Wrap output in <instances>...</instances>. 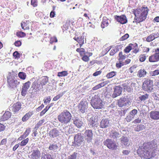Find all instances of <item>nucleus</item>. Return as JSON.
<instances>
[{
	"mask_svg": "<svg viewBox=\"0 0 159 159\" xmlns=\"http://www.w3.org/2000/svg\"><path fill=\"white\" fill-rule=\"evenodd\" d=\"M88 108V103L86 101H81L78 105L79 112L84 113Z\"/></svg>",
	"mask_w": 159,
	"mask_h": 159,
	"instance_id": "obj_12",
	"label": "nucleus"
},
{
	"mask_svg": "<svg viewBox=\"0 0 159 159\" xmlns=\"http://www.w3.org/2000/svg\"><path fill=\"white\" fill-rule=\"evenodd\" d=\"M48 77L47 76H44L40 82L42 86H43L46 85L48 82Z\"/></svg>",
	"mask_w": 159,
	"mask_h": 159,
	"instance_id": "obj_35",
	"label": "nucleus"
},
{
	"mask_svg": "<svg viewBox=\"0 0 159 159\" xmlns=\"http://www.w3.org/2000/svg\"><path fill=\"white\" fill-rule=\"evenodd\" d=\"M154 34H151L148 36L146 38V40L148 42H150L154 39Z\"/></svg>",
	"mask_w": 159,
	"mask_h": 159,
	"instance_id": "obj_46",
	"label": "nucleus"
},
{
	"mask_svg": "<svg viewBox=\"0 0 159 159\" xmlns=\"http://www.w3.org/2000/svg\"><path fill=\"white\" fill-rule=\"evenodd\" d=\"M153 81L147 79L143 82L142 87L145 91H150L153 89Z\"/></svg>",
	"mask_w": 159,
	"mask_h": 159,
	"instance_id": "obj_8",
	"label": "nucleus"
},
{
	"mask_svg": "<svg viewBox=\"0 0 159 159\" xmlns=\"http://www.w3.org/2000/svg\"><path fill=\"white\" fill-rule=\"evenodd\" d=\"M16 35L19 38H23L26 36L25 33L21 31L17 32L16 33Z\"/></svg>",
	"mask_w": 159,
	"mask_h": 159,
	"instance_id": "obj_43",
	"label": "nucleus"
},
{
	"mask_svg": "<svg viewBox=\"0 0 159 159\" xmlns=\"http://www.w3.org/2000/svg\"><path fill=\"white\" fill-rule=\"evenodd\" d=\"M121 46L120 45L116 46L111 50L110 52V55L113 56L116 52L119 51L120 48H121Z\"/></svg>",
	"mask_w": 159,
	"mask_h": 159,
	"instance_id": "obj_26",
	"label": "nucleus"
},
{
	"mask_svg": "<svg viewBox=\"0 0 159 159\" xmlns=\"http://www.w3.org/2000/svg\"><path fill=\"white\" fill-rule=\"evenodd\" d=\"M109 24L108 20L103 18L101 24V27L102 28H104L107 27Z\"/></svg>",
	"mask_w": 159,
	"mask_h": 159,
	"instance_id": "obj_36",
	"label": "nucleus"
},
{
	"mask_svg": "<svg viewBox=\"0 0 159 159\" xmlns=\"http://www.w3.org/2000/svg\"><path fill=\"white\" fill-rule=\"evenodd\" d=\"M146 74V72L144 69H140L138 72L137 76L139 78L144 77Z\"/></svg>",
	"mask_w": 159,
	"mask_h": 159,
	"instance_id": "obj_33",
	"label": "nucleus"
},
{
	"mask_svg": "<svg viewBox=\"0 0 159 159\" xmlns=\"http://www.w3.org/2000/svg\"><path fill=\"white\" fill-rule=\"evenodd\" d=\"M133 44L132 43L129 44V45L125 47L124 50V52L125 53H128L132 49V46Z\"/></svg>",
	"mask_w": 159,
	"mask_h": 159,
	"instance_id": "obj_38",
	"label": "nucleus"
},
{
	"mask_svg": "<svg viewBox=\"0 0 159 159\" xmlns=\"http://www.w3.org/2000/svg\"><path fill=\"white\" fill-rule=\"evenodd\" d=\"M19 78L22 80H25L26 77V75L25 73L23 72H20L18 74Z\"/></svg>",
	"mask_w": 159,
	"mask_h": 159,
	"instance_id": "obj_37",
	"label": "nucleus"
},
{
	"mask_svg": "<svg viewBox=\"0 0 159 159\" xmlns=\"http://www.w3.org/2000/svg\"><path fill=\"white\" fill-rule=\"evenodd\" d=\"M11 113L9 111H6L0 118V121H4L9 119L11 117Z\"/></svg>",
	"mask_w": 159,
	"mask_h": 159,
	"instance_id": "obj_18",
	"label": "nucleus"
},
{
	"mask_svg": "<svg viewBox=\"0 0 159 159\" xmlns=\"http://www.w3.org/2000/svg\"><path fill=\"white\" fill-rule=\"evenodd\" d=\"M144 127V125L141 124L138 125L135 128L134 130L136 131L139 132L141 130H143Z\"/></svg>",
	"mask_w": 159,
	"mask_h": 159,
	"instance_id": "obj_42",
	"label": "nucleus"
},
{
	"mask_svg": "<svg viewBox=\"0 0 159 159\" xmlns=\"http://www.w3.org/2000/svg\"><path fill=\"white\" fill-rule=\"evenodd\" d=\"M89 125L92 127H97L98 125V120L95 117L92 116L89 120Z\"/></svg>",
	"mask_w": 159,
	"mask_h": 159,
	"instance_id": "obj_24",
	"label": "nucleus"
},
{
	"mask_svg": "<svg viewBox=\"0 0 159 159\" xmlns=\"http://www.w3.org/2000/svg\"><path fill=\"white\" fill-rule=\"evenodd\" d=\"M111 135V138L113 139H116L119 137L120 134L118 132L116 131H114L112 133Z\"/></svg>",
	"mask_w": 159,
	"mask_h": 159,
	"instance_id": "obj_40",
	"label": "nucleus"
},
{
	"mask_svg": "<svg viewBox=\"0 0 159 159\" xmlns=\"http://www.w3.org/2000/svg\"><path fill=\"white\" fill-rule=\"evenodd\" d=\"M29 141V138H27L23 140H22L20 143V145L21 146H25L28 143Z\"/></svg>",
	"mask_w": 159,
	"mask_h": 159,
	"instance_id": "obj_41",
	"label": "nucleus"
},
{
	"mask_svg": "<svg viewBox=\"0 0 159 159\" xmlns=\"http://www.w3.org/2000/svg\"><path fill=\"white\" fill-rule=\"evenodd\" d=\"M73 123L78 128H80L83 124V122L78 119L74 120Z\"/></svg>",
	"mask_w": 159,
	"mask_h": 159,
	"instance_id": "obj_30",
	"label": "nucleus"
},
{
	"mask_svg": "<svg viewBox=\"0 0 159 159\" xmlns=\"http://www.w3.org/2000/svg\"><path fill=\"white\" fill-rule=\"evenodd\" d=\"M109 120L108 119H103L100 122V126L102 128H105L109 126Z\"/></svg>",
	"mask_w": 159,
	"mask_h": 159,
	"instance_id": "obj_21",
	"label": "nucleus"
},
{
	"mask_svg": "<svg viewBox=\"0 0 159 159\" xmlns=\"http://www.w3.org/2000/svg\"><path fill=\"white\" fill-rule=\"evenodd\" d=\"M76 51L79 53L80 57L86 54V53L85 49L81 47H80V48H77L76 49Z\"/></svg>",
	"mask_w": 159,
	"mask_h": 159,
	"instance_id": "obj_32",
	"label": "nucleus"
},
{
	"mask_svg": "<svg viewBox=\"0 0 159 159\" xmlns=\"http://www.w3.org/2000/svg\"><path fill=\"white\" fill-rule=\"evenodd\" d=\"M38 1L37 0H31V4L33 7H36L38 6Z\"/></svg>",
	"mask_w": 159,
	"mask_h": 159,
	"instance_id": "obj_54",
	"label": "nucleus"
},
{
	"mask_svg": "<svg viewBox=\"0 0 159 159\" xmlns=\"http://www.w3.org/2000/svg\"><path fill=\"white\" fill-rule=\"evenodd\" d=\"M70 26V22H66L64 25L63 27L65 29V30H66L68 29L69 27Z\"/></svg>",
	"mask_w": 159,
	"mask_h": 159,
	"instance_id": "obj_60",
	"label": "nucleus"
},
{
	"mask_svg": "<svg viewBox=\"0 0 159 159\" xmlns=\"http://www.w3.org/2000/svg\"><path fill=\"white\" fill-rule=\"evenodd\" d=\"M31 25V22L29 20L22 21L20 23L22 29L24 30H29L30 26Z\"/></svg>",
	"mask_w": 159,
	"mask_h": 159,
	"instance_id": "obj_19",
	"label": "nucleus"
},
{
	"mask_svg": "<svg viewBox=\"0 0 159 159\" xmlns=\"http://www.w3.org/2000/svg\"><path fill=\"white\" fill-rule=\"evenodd\" d=\"M27 137L23 134L21 135L18 139V140L21 141L25 139Z\"/></svg>",
	"mask_w": 159,
	"mask_h": 159,
	"instance_id": "obj_64",
	"label": "nucleus"
},
{
	"mask_svg": "<svg viewBox=\"0 0 159 159\" xmlns=\"http://www.w3.org/2000/svg\"><path fill=\"white\" fill-rule=\"evenodd\" d=\"M108 81H107L101 82L94 87L93 88V90H97L102 87L108 84Z\"/></svg>",
	"mask_w": 159,
	"mask_h": 159,
	"instance_id": "obj_28",
	"label": "nucleus"
},
{
	"mask_svg": "<svg viewBox=\"0 0 159 159\" xmlns=\"http://www.w3.org/2000/svg\"><path fill=\"white\" fill-rule=\"evenodd\" d=\"M22 105L20 102H17L14 103L10 107V110L14 114L18 113L21 108Z\"/></svg>",
	"mask_w": 159,
	"mask_h": 159,
	"instance_id": "obj_11",
	"label": "nucleus"
},
{
	"mask_svg": "<svg viewBox=\"0 0 159 159\" xmlns=\"http://www.w3.org/2000/svg\"><path fill=\"white\" fill-rule=\"evenodd\" d=\"M29 156L30 159H39L41 157L40 151L37 148L33 150Z\"/></svg>",
	"mask_w": 159,
	"mask_h": 159,
	"instance_id": "obj_13",
	"label": "nucleus"
},
{
	"mask_svg": "<svg viewBox=\"0 0 159 159\" xmlns=\"http://www.w3.org/2000/svg\"><path fill=\"white\" fill-rule=\"evenodd\" d=\"M149 97V95L147 94H145L144 95H142L139 97V99L141 101H144L148 99Z\"/></svg>",
	"mask_w": 159,
	"mask_h": 159,
	"instance_id": "obj_45",
	"label": "nucleus"
},
{
	"mask_svg": "<svg viewBox=\"0 0 159 159\" xmlns=\"http://www.w3.org/2000/svg\"><path fill=\"white\" fill-rule=\"evenodd\" d=\"M134 117L131 115H129L126 117L125 119L126 121L128 122H129L131 121L132 119Z\"/></svg>",
	"mask_w": 159,
	"mask_h": 159,
	"instance_id": "obj_59",
	"label": "nucleus"
},
{
	"mask_svg": "<svg viewBox=\"0 0 159 159\" xmlns=\"http://www.w3.org/2000/svg\"><path fill=\"white\" fill-rule=\"evenodd\" d=\"M116 75V72L113 71L108 73L107 74L106 76L107 78L110 79L114 76Z\"/></svg>",
	"mask_w": 159,
	"mask_h": 159,
	"instance_id": "obj_44",
	"label": "nucleus"
},
{
	"mask_svg": "<svg viewBox=\"0 0 159 159\" xmlns=\"http://www.w3.org/2000/svg\"><path fill=\"white\" fill-rule=\"evenodd\" d=\"M134 15V20L136 23H140L145 20L147 18L149 9L147 7L143 6L141 8L132 10Z\"/></svg>",
	"mask_w": 159,
	"mask_h": 159,
	"instance_id": "obj_2",
	"label": "nucleus"
},
{
	"mask_svg": "<svg viewBox=\"0 0 159 159\" xmlns=\"http://www.w3.org/2000/svg\"><path fill=\"white\" fill-rule=\"evenodd\" d=\"M120 141L122 144H123L124 145L126 146L129 142V139L126 137L122 136L120 139Z\"/></svg>",
	"mask_w": 159,
	"mask_h": 159,
	"instance_id": "obj_31",
	"label": "nucleus"
},
{
	"mask_svg": "<svg viewBox=\"0 0 159 159\" xmlns=\"http://www.w3.org/2000/svg\"><path fill=\"white\" fill-rule=\"evenodd\" d=\"M68 74V73L67 71H63L61 72H58L57 73V76L59 77L65 76H67Z\"/></svg>",
	"mask_w": 159,
	"mask_h": 159,
	"instance_id": "obj_39",
	"label": "nucleus"
},
{
	"mask_svg": "<svg viewBox=\"0 0 159 159\" xmlns=\"http://www.w3.org/2000/svg\"><path fill=\"white\" fill-rule=\"evenodd\" d=\"M31 88L36 91H39L40 89V85L38 84L37 82L34 81L32 84Z\"/></svg>",
	"mask_w": 159,
	"mask_h": 159,
	"instance_id": "obj_29",
	"label": "nucleus"
},
{
	"mask_svg": "<svg viewBox=\"0 0 159 159\" xmlns=\"http://www.w3.org/2000/svg\"><path fill=\"white\" fill-rule=\"evenodd\" d=\"M58 148L57 146L55 144H52L50 145L49 149L51 150H55Z\"/></svg>",
	"mask_w": 159,
	"mask_h": 159,
	"instance_id": "obj_52",
	"label": "nucleus"
},
{
	"mask_svg": "<svg viewBox=\"0 0 159 159\" xmlns=\"http://www.w3.org/2000/svg\"><path fill=\"white\" fill-rule=\"evenodd\" d=\"M118 105L120 107H122L127 105L126 98H121L118 100Z\"/></svg>",
	"mask_w": 159,
	"mask_h": 159,
	"instance_id": "obj_22",
	"label": "nucleus"
},
{
	"mask_svg": "<svg viewBox=\"0 0 159 159\" xmlns=\"http://www.w3.org/2000/svg\"><path fill=\"white\" fill-rule=\"evenodd\" d=\"M59 131L56 129L54 128L50 130L48 133L49 135L51 138L56 137L59 135Z\"/></svg>",
	"mask_w": 159,
	"mask_h": 159,
	"instance_id": "obj_20",
	"label": "nucleus"
},
{
	"mask_svg": "<svg viewBox=\"0 0 159 159\" xmlns=\"http://www.w3.org/2000/svg\"><path fill=\"white\" fill-rule=\"evenodd\" d=\"M33 114V111H30L26 113L25 115L22 117V121L23 122H25L28 120L30 118Z\"/></svg>",
	"mask_w": 159,
	"mask_h": 159,
	"instance_id": "obj_27",
	"label": "nucleus"
},
{
	"mask_svg": "<svg viewBox=\"0 0 159 159\" xmlns=\"http://www.w3.org/2000/svg\"><path fill=\"white\" fill-rule=\"evenodd\" d=\"M93 133L91 130H86L84 134L85 141L88 143L91 142L93 139Z\"/></svg>",
	"mask_w": 159,
	"mask_h": 159,
	"instance_id": "obj_10",
	"label": "nucleus"
},
{
	"mask_svg": "<svg viewBox=\"0 0 159 159\" xmlns=\"http://www.w3.org/2000/svg\"><path fill=\"white\" fill-rule=\"evenodd\" d=\"M138 113V111L136 109H133L129 112V115H131L134 117L135 115Z\"/></svg>",
	"mask_w": 159,
	"mask_h": 159,
	"instance_id": "obj_56",
	"label": "nucleus"
},
{
	"mask_svg": "<svg viewBox=\"0 0 159 159\" xmlns=\"http://www.w3.org/2000/svg\"><path fill=\"white\" fill-rule=\"evenodd\" d=\"M126 57V55L125 54H123L122 51L119 52L118 59L119 62H117L116 65L117 68H120L123 66L127 65L130 63L131 60L129 58H127L124 61V60L125 59Z\"/></svg>",
	"mask_w": 159,
	"mask_h": 159,
	"instance_id": "obj_5",
	"label": "nucleus"
},
{
	"mask_svg": "<svg viewBox=\"0 0 159 159\" xmlns=\"http://www.w3.org/2000/svg\"><path fill=\"white\" fill-rule=\"evenodd\" d=\"M157 147V144L154 143H144L141 146L139 147L137 153L141 158L150 159L152 157V152Z\"/></svg>",
	"mask_w": 159,
	"mask_h": 159,
	"instance_id": "obj_1",
	"label": "nucleus"
},
{
	"mask_svg": "<svg viewBox=\"0 0 159 159\" xmlns=\"http://www.w3.org/2000/svg\"><path fill=\"white\" fill-rule=\"evenodd\" d=\"M77 155V152H74L73 154L68 157V159H76Z\"/></svg>",
	"mask_w": 159,
	"mask_h": 159,
	"instance_id": "obj_53",
	"label": "nucleus"
},
{
	"mask_svg": "<svg viewBox=\"0 0 159 159\" xmlns=\"http://www.w3.org/2000/svg\"><path fill=\"white\" fill-rule=\"evenodd\" d=\"M51 100L50 96H48L46 97L45 99L44 100V103L46 104L47 103H49Z\"/></svg>",
	"mask_w": 159,
	"mask_h": 159,
	"instance_id": "obj_61",
	"label": "nucleus"
},
{
	"mask_svg": "<svg viewBox=\"0 0 159 159\" xmlns=\"http://www.w3.org/2000/svg\"><path fill=\"white\" fill-rule=\"evenodd\" d=\"M7 87L11 89H15L20 84V81L11 73L7 77Z\"/></svg>",
	"mask_w": 159,
	"mask_h": 159,
	"instance_id": "obj_3",
	"label": "nucleus"
},
{
	"mask_svg": "<svg viewBox=\"0 0 159 159\" xmlns=\"http://www.w3.org/2000/svg\"><path fill=\"white\" fill-rule=\"evenodd\" d=\"M104 144L110 150H113L117 149V146L114 141L111 139H108L104 142Z\"/></svg>",
	"mask_w": 159,
	"mask_h": 159,
	"instance_id": "obj_9",
	"label": "nucleus"
},
{
	"mask_svg": "<svg viewBox=\"0 0 159 159\" xmlns=\"http://www.w3.org/2000/svg\"><path fill=\"white\" fill-rule=\"evenodd\" d=\"M81 57L82 60L84 62H88L90 60L89 56L86 55L85 54Z\"/></svg>",
	"mask_w": 159,
	"mask_h": 159,
	"instance_id": "obj_47",
	"label": "nucleus"
},
{
	"mask_svg": "<svg viewBox=\"0 0 159 159\" xmlns=\"http://www.w3.org/2000/svg\"><path fill=\"white\" fill-rule=\"evenodd\" d=\"M139 60L140 62L144 61L146 59V56L145 54H141L139 57Z\"/></svg>",
	"mask_w": 159,
	"mask_h": 159,
	"instance_id": "obj_48",
	"label": "nucleus"
},
{
	"mask_svg": "<svg viewBox=\"0 0 159 159\" xmlns=\"http://www.w3.org/2000/svg\"><path fill=\"white\" fill-rule=\"evenodd\" d=\"M31 128H27L23 133L27 137L29 135L31 132Z\"/></svg>",
	"mask_w": 159,
	"mask_h": 159,
	"instance_id": "obj_57",
	"label": "nucleus"
},
{
	"mask_svg": "<svg viewBox=\"0 0 159 159\" xmlns=\"http://www.w3.org/2000/svg\"><path fill=\"white\" fill-rule=\"evenodd\" d=\"M44 121L45 120L44 119L40 120L35 126V127H36V129H38L40 126H41Z\"/></svg>",
	"mask_w": 159,
	"mask_h": 159,
	"instance_id": "obj_49",
	"label": "nucleus"
},
{
	"mask_svg": "<svg viewBox=\"0 0 159 159\" xmlns=\"http://www.w3.org/2000/svg\"><path fill=\"white\" fill-rule=\"evenodd\" d=\"M114 17L115 19L118 22L122 24H125L127 22V17L124 15H122L120 16L115 15Z\"/></svg>",
	"mask_w": 159,
	"mask_h": 159,
	"instance_id": "obj_14",
	"label": "nucleus"
},
{
	"mask_svg": "<svg viewBox=\"0 0 159 159\" xmlns=\"http://www.w3.org/2000/svg\"><path fill=\"white\" fill-rule=\"evenodd\" d=\"M72 118L71 113L67 110H65L57 116L58 121L62 124H67L70 122Z\"/></svg>",
	"mask_w": 159,
	"mask_h": 159,
	"instance_id": "obj_4",
	"label": "nucleus"
},
{
	"mask_svg": "<svg viewBox=\"0 0 159 159\" xmlns=\"http://www.w3.org/2000/svg\"><path fill=\"white\" fill-rule=\"evenodd\" d=\"M149 61L151 62H157L159 61V53L155 52L149 57Z\"/></svg>",
	"mask_w": 159,
	"mask_h": 159,
	"instance_id": "obj_17",
	"label": "nucleus"
},
{
	"mask_svg": "<svg viewBox=\"0 0 159 159\" xmlns=\"http://www.w3.org/2000/svg\"><path fill=\"white\" fill-rule=\"evenodd\" d=\"M13 56L15 59H18L20 57V53L17 51H15L13 53Z\"/></svg>",
	"mask_w": 159,
	"mask_h": 159,
	"instance_id": "obj_50",
	"label": "nucleus"
},
{
	"mask_svg": "<svg viewBox=\"0 0 159 159\" xmlns=\"http://www.w3.org/2000/svg\"><path fill=\"white\" fill-rule=\"evenodd\" d=\"M122 89V88L120 85L115 86L113 93L112 95V98H114L120 96L121 94Z\"/></svg>",
	"mask_w": 159,
	"mask_h": 159,
	"instance_id": "obj_16",
	"label": "nucleus"
},
{
	"mask_svg": "<svg viewBox=\"0 0 159 159\" xmlns=\"http://www.w3.org/2000/svg\"><path fill=\"white\" fill-rule=\"evenodd\" d=\"M90 103L94 109H102L105 104L100 98L97 97L93 98L91 100Z\"/></svg>",
	"mask_w": 159,
	"mask_h": 159,
	"instance_id": "obj_6",
	"label": "nucleus"
},
{
	"mask_svg": "<svg viewBox=\"0 0 159 159\" xmlns=\"http://www.w3.org/2000/svg\"><path fill=\"white\" fill-rule=\"evenodd\" d=\"M129 37V34H126L120 38V41L125 40L127 39V38H128Z\"/></svg>",
	"mask_w": 159,
	"mask_h": 159,
	"instance_id": "obj_58",
	"label": "nucleus"
},
{
	"mask_svg": "<svg viewBox=\"0 0 159 159\" xmlns=\"http://www.w3.org/2000/svg\"><path fill=\"white\" fill-rule=\"evenodd\" d=\"M152 76H155L159 74V70H155L152 71L151 73Z\"/></svg>",
	"mask_w": 159,
	"mask_h": 159,
	"instance_id": "obj_62",
	"label": "nucleus"
},
{
	"mask_svg": "<svg viewBox=\"0 0 159 159\" xmlns=\"http://www.w3.org/2000/svg\"><path fill=\"white\" fill-rule=\"evenodd\" d=\"M84 139L80 133H78L75 135L74 141L72 142V146L75 147H80L83 143Z\"/></svg>",
	"mask_w": 159,
	"mask_h": 159,
	"instance_id": "obj_7",
	"label": "nucleus"
},
{
	"mask_svg": "<svg viewBox=\"0 0 159 159\" xmlns=\"http://www.w3.org/2000/svg\"><path fill=\"white\" fill-rule=\"evenodd\" d=\"M150 116L152 119L155 120L159 119V111H152L150 113Z\"/></svg>",
	"mask_w": 159,
	"mask_h": 159,
	"instance_id": "obj_23",
	"label": "nucleus"
},
{
	"mask_svg": "<svg viewBox=\"0 0 159 159\" xmlns=\"http://www.w3.org/2000/svg\"><path fill=\"white\" fill-rule=\"evenodd\" d=\"M42 159H54L51 155L49 154H45V155L42 157Z\"/></svg>",
	"mask_w": 159,
	"mask_h": 159,
	"instance_id": "obj_55",
	"label": "nucleus"
},
{
	"mask_svg": "<svg viewBox=\"0 0 159 159\" xmlns=\"http://www.w3.org/2000/svg\"><path fill=\"white\" fill-rule=\"evenodd\" d=\"M21 42L20 40L16 41L14 43V45L16 47H19L21 45Z\"/></svg>",
	"mask_w": 159,
	"mask_h": 159,
	"instance_id": "obj_63",
	"label": "nucleus"
},
{
	"mask_svg": "<svg viewBox=\"0 0 159 159\" xmlns=\"http://www.w3.org/2000/svg\"><path fill=\"white\" fill-rule=\"evenodd\" d=\"M63 93H62L55 96L53 99V101H56L60 98L63 95Z\"/></svg>",
	"mask_w": 159,
	"mask_h": 159,
	"instance_id": "obj_51",
	"label": "nucleus"
},
{
	"mask_svg": "<svg viewBox=\"0 0 159 159\" xmlns=\"http://www.w3.org/2000/svg\"><path fill=\"white\" fill-rule=\"evenodd\" d=\"M73 39L79 44L80 48L82 47L84 43V37L83 36H80L79 37L75 36Z\"/></svg>",
	"mask_w": 159,
	"mask_h": 159,
	"instance_id": "obj_25",
	"label": "nucleus"
},
{
	"mask_svg": "<svg viewBox=\"0 0 159 159\" xmlns=\"http://www.w3.org/2000/svg\"><path fill=\"white\" fill-rule=\"evenodd\" d=\"M30 82L28 81L23 84L21 93L22 96H25L28 90L30 88Z\"/></svg>",
	"mask_w": 159,
	"mask_h": 159,
	"instance_id": "obj_15",
	"label": "nucleus"
},
{
	"mask_svg": "<svg viewBox=\"0 0 159 159\" xmlns=\"http://www.w3.org/2000/svg\"><path fill=\"white\" fill-rule=\"evenodd\" d=\"M122 86L125 90L129 92L131 91V89L129 84L128 83H125L122 84Z\"/></svg>",
	"mask_w": 159,
	"mask_h": 159,
	"instance_id": "obj_34",
	"label": "nucleus"
}]
</instances>
